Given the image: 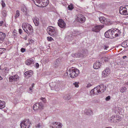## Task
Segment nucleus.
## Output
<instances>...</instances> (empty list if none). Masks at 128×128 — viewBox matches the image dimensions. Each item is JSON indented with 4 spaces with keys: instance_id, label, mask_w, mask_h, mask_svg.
<instances>
[{
    "instance_id": "56",
    "label": "nucleus",
    "mask_w": 128,
    "mask_h": 128,
    "mask_svg": "<svg viewBox=\"0 0 128 128\" xmlns=\"http://www.w3.org/2000/svg\"><path fill=\"white\" fill-rule=\"evenodd\" d=\"M126 56H123L122 58H124V59L125 58H126Z\"/></svg>"
},
{
    "instance_id": "19",
    "label": "nucleus",
    "mask_w": 128,
    "mask_h": 128,
    "mask_svg": "<svg viewBox=\"0 0 128 128\" xmlns=\"http://www.w3.org/2000/svg\"><path fill=\"white\" fill-rule=\"evenodd\" d=\"M111 32V29L106 31L104 34L105 37L107 38H112V36Z\"/></svg>"
},
{
    "instance_id": "16",
    "label": "nucleus",
    "mask_w": 128,
    "mask_h": 128,
    "mask_svg": "<svg viewBox=\"0 0 128 128\" xmlns=\"http://www.w3.org/2000/svg\"><path fill=\"white\" fill-rule=\"evenodd\" d=\"M110 72V70L108 68H106L102 72V76L104 78L108 76Z\"/></svg>"
},
{
    "instance_id": "26",
    "label": "nucleus",
    "mask_w": 128,
    "mask_h": 128,
    "mask_svg": "<svg viewBox=\"0 0 128 128\" xmlns=\"http://www.w3.org/2000/svg\"><path fill=\"white\" fill-rule=\"evenodd\" d=\"M99 20L100 22L102 24H106V20L104 17H100L99 18Z\"/></svg>"
},
{
    "instance_id": "47",
    "label": "nucleus",
    "mask_w": 128,
    "mask_h": 128,
    "mask_svg": "<svg viewBox=\"0 0 128 128\" xmlns=\"http://www.w3.org/2000/svg\"><path fill=\"white\" fill-rule=\"evenodd\" d=\"M22 52H24L25 51V49L24 48H22L20 50Z\"/></svg>"
},
{
    "instance_id": "58",
    "label": "nucleus",
    "mask_w": 128,
    "mask_h": 128,
    "mask_svg": "<svg viewBox=\"0 0 128 128\" xmlns=\"http://www.w3.org/2000/svg\"><path fill=\"white\" fill-rule=\"evenodd\" d=\"M126 41H127V42L128 44V40H126Z\"/></svg>"
},
{
    "instance_id": "8",
    "label": "nucleus",
    "mask_w": 128,
    "mask_h": 128,
    "mask_svg": "<svg viewBox=\"0 0 128 128\" xmlns=\"http://www.w3.org/2000/svg\"><path fill=\"white\" fill-rule=\"evenodd\" d=\"M97 92L98 93H101L103 92L106 89V87L103 84H101L96 87Z\"/></svg>"
},
{
    "instance_id": "4",
    "label": "nucleus",
    "mask_w": 128,
    "mask_h": 128,
    "mask_svg": "<svg viewBox=\"0 0 128 128\" xmlns=\"http://www.w3.org/2000/svg\"><path fill=\"white\" fill-rule=\"evenodd\" d=\"M30 124L28 119H26L23 120L20 123L21 128H29Z\"/></svg>"
},
{
    "instance_id": "45",
    "label": "nucleus",
    "mask_w": 128,
    "mask_h": 128,
    "mask_svg": "<svg viewBox=\"0 0 128 128\" xmlns=\"http://www.w3.org/2000/svg\"><path fill=\"white\" fill-rule=\"evenodd\" d=\"M40 123H38V124H37L36 126V128H39L40 127Z\"/></svg>"
},
{
    "instance_id": "61",
    "label": "nucleus",
    "mask_w": 128,
    "mask_h": 128,
    "mask_svg": "<svg viewBox=\"0 0 128 128\" xmlns=\"http://www.w3.org/2000/svg\"><path fill=\"white\" fill-rule=\"evenodd\" d=\"M1 70V66H0V70Z\"/></svg>"
},
{
    "instance_id": "20",
    "label": "nucleus",
    "mask_w": 128,
    "mask_h": 128,
    "mask_svg": "<svg viewBox=\"0 0 128 128\" xmlns=\"http://www.w3.org/2000/svg\"><path fill=\"white\" fill-rule=\"evenodd\" d=\"M101 64L99 61H96L94 64L93 68L95 69H98L101 66Z\"/></svg>"
},
{
    "instance_id": "17",
    "label": "nucleus",
    "mask_w": 128,
    "mask_h": 128,
    "mask_svg": "<svg viewBox=\"0 0 128 128\" xmlns=\"http://www.w3.org/2000/svg\"><path fill=\"white\" fill-rule=\"evenodd\" d=\"M10 81H16L19 79V76L17 75H15L13 76H10L9 78Z\"/></svg>"
},
{
    "instance_id": "6",
    "label": "nucleus",
    "mask_w": 128,
    "mask_h": 128,
    "mask_svg": "<svg viewBox=\"0 0 128 128\" xmlns=\"http://www.w3.org/2000/svg\"><path fill=\"white\" fill-rule=\"evenodd\" d=\"M108 120L111 122H118L121 120V117L118 116H113L109 119Z\"/></svg>"
},
{
    "instance_id": "32",
    "label": "nucleus",
    "mask_w": 128,
    "mask_h": 128,
    "mask_svg": "<svg viewBox=\"0 0 128 128\" xmlns=\"http://www.w3.org/2000/svg\"><path fill=\"white\" fill-rule=\"evenodd\" d=\"M20 13L19 11L18 10H17L16 12V13L15 16V19L16 18L20 15Z\"/></svg>"
},
{
    "instance_id": "33",
    "label": "nucleus",
    "mask_w": 128,
    "mask_h": 128,
    "mask_svg": "<svg viewBox=\"0 0 128 128\" xmlns=\"http://www.w3.org/2000/svg\"><path fill=\"white\" fill-rule=\"evenodd\" d=\"M126 90L127 88L126 87L124 86L121 88L120 91L122 93H123L126 92Z\"/></svg>"
},
{
    "instance_id": "49",
    "label": "nucleus",
    "mask_w": 128,
    "mask_h": 128,
    "mask_svg": "<svg viewBox=\"0 0 128 128\" xmlns=\"http://www.w3.org/2000/svg\"><path fill=\"white\" fill-rule=\"evenodd\" d=\"M19 32L20 34H21L22 33V29H19Z\"/></svg>"
},
{
    "instance_id": "55",
    "label": "nucleus",
    "mask_w": 128,
    "mask_h": 128,
    "mask_svg": "<svg viewBox=\"0 0 128 128\" xmlns=\"http://www.w3.org/2000/svg\"><path fill=\"white\" fill-rule=\"evenodd\" d=\"M34 84H32V88H33V87H34Z\"/></svg>"
},
{
    "instance_id": "34",
    "label": "nucleus",
    "mask_w": 128,
    "mask_h": 128,
    "mask_svg": "<svg viewBox=\"0 0 128 128\" xmlns=\"http://www.w3.org/2000/svg\"><path fill=\"white\" fill-rule=\"evenodd\" d=\"M101 60L102 61H104L105 62H108V58L106 57H104L102 58Z\"/></svg>"
},
{
    "instance_id": "13",
    "label": "nucleus",
    "mask_w": 128,
    "mask_h": 128,
    "mask_svg": "<svg viewBox=\"0 0 128 128\" xmlns=\"http://www.w3.org/2000/svg\"><path fill=\"white\" fill-rule=\"evenodd\" d=\"M103 27L102 26L100 25H96L92 28V30L95 32H99Z\"/></svg>"
},
{
    "instance_id": "42",
    "label": "nucleus",
    "mask_w": 128,
    "mask_h": 128,
    "mask_svg": "<svg viewBox=\"0 0 128 128\" xmlns=\"http://www.w3.org/2000/svg\"><path fill=\"white\" fill-rule=\"evenodd\" d=\"M40 99L42 100L44 103L46 102V99L45 98L42 97L40 98Z\"/></svg>"
},
{
    "instance_id": "15",
    "label": "nucleus",
    "mask_w": 128,
    "mask_h": 128,
    "mask_svg": "<svg viewBox=\"0 0 128 128\" xmlns=\"http://www.w3.org/2000/svg\"><path fill=\"white\" fill-rule=\"evenodd\" d=\"M20 9L23 13L26 15L29 12L28 10L26 7L24 5L21 6Z\"/></svg>"
},
{
    "instance_id": "1",
    "label": "nucleus",
    "mask_w": 128,
    "mask_h": 128,
    "mask_svg": "<svg viewBox=\"0 0 128 128\" xmlns=\"http://www.w3.org/2000/svg\"><path fill=\"white\" fill-rule=\"evenodd\" d=\"M79 73V71L78 70L72 68H70L69 70H67L65 74L66 75V74L68 76H70L71 78H74L77 76Z\"/></svg>"
},
{
    "instance_id": "22",
    "label": "nucleus",
    "mask_w": 128,
    "mask_h": 128,
    "mask_svg": "<svg viewBox=\"0 0 128 128\" xmlns=\"http://www.w3.org/2000/svg\"><path fill=\"white\" fill-rule=\"evenodd\" d=\"M60 62V59L56 60L54 62L53 67L55 68H57L59 66Z\"/></svg>"
},
{
    "instance_id": "50",
    "label": "nucleus",
    "mask_w": 128,
    "mask_h": 128,
    "mask_svg": "<svg viewBox=\"0 0 128 128\" xmlns=\"http://www.w3.org/2000/svg\"><path fill=\"white\" fill-rule=\"evenodd\" d=\"M33 88H32V87H31V88H29V92H32V89H33Z\"/></svg>"
},
{
    "instance_id": "40",
    "label": "nucleus",
    "mask_w": 128,
    "mask_h": 128,
    "mask_svg": "<svg viewBox=\"0 0 128 128\" xmlns=\"http://www.w3.org/2000/svg\"><path fill=\"white\" fill-rule=\"evenodd\" d=\"M47 39L49 41H51L53 40V38L51 37L48 36L47 37Z\"/></svg>"
},
{
    "instance_id": "35",
    "label": "nucleus",
    "mask_w": 128,
    "mask_h": 128,
    "mask_svg": "<svg viewBox=\"0 0 128 128\" xmlns=\"http://www.w3.org/2000/svg\"><path fill=\"white\" fill-rule=\"evenodd\" d=\"M73 8V6L72 4H71L70 5H68V10H72Z\"/></svg>"
},
{
    "instance_id": "31",
    "label": "nucleus",
    "mask_w": 128,
    "mask_h": 128,
    "mask_svg": "<svg viewBox=\"0 0 128 128\" xmlns=\"http://www.w3.org/2000/svg\"><path fill=\"white\" fill-rule=\"evenodd\" d=\"M2 14L4 17H6L7 15L6 11L2 9Z\"/></svg>"
},
{
    "instance_id": "39",
    "label": "nucleus",
    "mask_w": 128,
    "mask_h": 128,
    "mask_svg": "<svg viewBox=\"0 0 128 128\" xmlns=\"http://www.w3.org/2000/svg\"><path fill=\"white\" fill-rule=\"evenodd\" d=\"M79 84V82H75L73 84V85L76 88H78L79 86L78 84Z\"/></svg>"
},
{
    "instance_id": "53",
    "label": "nucleus",
    "mask_w": 128,
    "mask_h": 128,
    "mask_svg": "<svg viewBox=\"0 0 128 128\" xmlns=\"http://www.w3.org/2000/svg\"><path fill=\"white\" fill-rule=\"evenodd\" d=\"M2 49L0 48V54H2L3 52V51H2Z\"/></svg>"
},
{
    "instance_id": "59",
    "label": "nucleus",
    "mask_w": 128,
    "mask_h": 128,
    "mask_svg": "<svg viewBox=\"0 0 128 128\" xmlns=\"http://www.w3.org/2000/svg\"><path fill=\"white\" fill-rule=\"evenodd\" d=\"M105 128H112L111 127H106Z\"/></svg>"
},
{
    "instance_id": "57",
    "label": "nucleus",
    "mask_w": 128,
    "mask_h": 128,
    "mask_svg": "<svg viewBox=\"0 0 128 128\" xmlns=\"http://www.w3.org/2000/svg\"><path fill=\"white\" fill-rule=\"evenodd\" d=\"M125 85H128V82H127L125 84Z\"/></svg>"
},
{
    "instance_id": "37",
    "label": "nucleus",
    "mask_w": 128,
    "mask_h": 128,
    "mask_svg": "<svg viewBox=\"0 0 128 128\" xmlns=\"http://www.w3.org/2000/svg\"><path fill=\"white\" fill-rule=\"evenodd\" d=\"M122 46L124 47H126V46H128V44L126 40L122 44Z\"/></svg>"
},
{
    "instance_id": "10",
    "label": "nucleus",
    "mask_w": 128,
    "mask_h": 128,
    "mask_svg": "<svg viewBox=\"0 0 128 128\" xmlns=\"http://www.w3.org/2000/svg\"><path fill=\"white\" fill-rule=\"evenodd\" d=\"M62 124L59 122H53L50 125V127L52 128H61L62 126Z\"/></svg>"
},
{
    "instance_id": "7",
    "label": "nucleus",
    "mask_w": 128,
    "mask_h": 128,
    "mask_svg": "<svg viewBox=\"0 0 128 128\" xmlns=\"http://www.w3.org/2000/svg\"><path fill=\"white\" fill-rule=\"evenodd\" d=\"M111 31L112 38L118 36V35L120 34L121 32L118 30L116 29H113L112 30L111 29Z\"/></svg>"
},
{
    "instance_id": "29",
    "label": "nucleus",
    "mask_w": 128,
    "mask_h": 128,
    "mask_svg": "<svg viewBox=\"0 0 128 128\" xmlns=\"http://www.w3.org/2000/svg\"><path fill=\"white\" fill-rule=\"evenodd\" d=\"M97 91V90H96V88H94L93 89H92L90 91V93L92 94H98Z\"/></svg>"
},
{
    "instance_id": "3",
    "label": "nucleus",
    "mask_w": 128,
    "mask_h": 128,
    "mask_svg": "<svg viewBox=\"0 0 128 128\" xmlns=\"http://www.w3.org/2000/svg\"><path fill=\"white\" fill-rule=\"evenodd\" d=\"M47 31L48 34L52 36H55L58 34V31L57 28L52 26H50L48 27Z\"/></svg>"
},
{
    "instance_id": "60",
    "label": "nucleus",
    "mask_w": 128,
    "mask_h": 128,
    "mask_svg": "<svg viewBox=\"0 0 128 128\" xmlns=\"http://www.w3.org/2000/svg\"><path fill=\"white\" fill-rule=\"evenodd\" d=\"M29 44H30V43H29L28 44H27V46H28V45Z\"/></svg>"
},
{
    "instance_id": "62",
    "label": "nucleus",
    "mask_w": 128,
    "mask_h": 128,
    "mask_svg": "<svg viewBox=\"0 0 128 128\" xmlns=\"http://www.w3.org/2000/svg\"><path fill=\"white\" fill-rule=\"evenodd\" d=\"M47 61H48V62L49 61V60H47Z\"/></svg>"
},
{
    "instance_id": "23",
    "label": "nucleus",
    "mask_w": 128,
    "mask_h": 128,
    "mask_svg": "<svg viewBox=\"0 0 128 128\" xmlns=\"http://www.w3.org/2000/svg\"><path fill=\"white\" fill-rule=\"evenodd\" d=\"M33 74V72L31 70H30L26 72L24 74V75L29 77L31 76Z\"/></svg>"
},
{
    "instance_id": "2",
    "label": "nucleus",
    "mask_w": 128,
    "mask_h": 128,
    "mask_svg": "<svg viewBox=\"0 0 128 128\" xmlns=\"http://www.w3.org/2000/svg\"><path fill=\"white\" fill-rule=\"evenodd\" d=\"M22 26L24 31L28 34H31L33 32V30L32 26L26 23L22 24Z\"/></svg>"
},
{
    "instance_id": "48",
    "label": "nucleus",
    "mask_w": 128,
    "mask_h": 128,
    "mask_svg": "<svg viewBox=\"0 0 128 128\" xmlns=\"http://www.w3.org/2000/svg\"><path fill=\"white\" fill-rule=\"evenodd\" d=\"M126 7V9L127 10V15H128V6H125Z\"/></svg>"
},
{
    "instance_id": "21",
    "label": "nucleus",
    "mask_w": 128,
    "mask_h": 128,
    "mask_svg": "<svg viewBox=\"0 0 128 128\" xmlns=\"http://www.w3.org/2000/svg\"><path fill=\"white\" fill-rule=\"evenodd\" d=\"M85 114L88 116H91L93 114L92 111L90 109L85 110L84 112Z\"/></svg>"
},
{
    "instance_id": "52",
    "label": "nucleus",
    "mask_w": 128,
    "mask_h": 128,
    "mask_svg": "<svg viewBox=\"0 0 128 128\" xmlns=\"http://www.w3.org/2000/svg\"><path fill=\"white\" fill-rule=\"evenodd\" d=\"M36 68H38L39 67V64L38 63H36Z\"/></svg>"
},
{
    "instance_id": "54",
    "label": "nucleus",
    "mask_w": 128,
    "mask_h": 128,
    "mask_svg": "<svg viewBox=\"0 0 128 128\" xmlns=\"http://www.w3.org/2000/svg\"><path fill=\"white\" fill-rule=\"evenodd\" d=\"M24 39L25 40H27V37L26 36V37H24Z\"/></svg>"
},
{
    "instance_id": "44",
    "label": "nucleus",
    "mask_w": 128,
    "mask_h": 128,
    "mask_svg": "<svg viewBox=\"0 0 128 128\" xmlns=\"http://www.w3.org/2000/svg\"><path fill=\"white\" fill-rule=\"evenodd\" d=\"M108 48V46L104 45V48L105 50H107Z\"/></svg>"
},
{
    "instance_id": "46",
    "label": "nucleus",
    "mask_w": 128,
    "mask_h": 128,
    "mask_svg": "<svg viewBox=\"0 0 128 128\" xmlns=\"http://www.w3.org/2000/svg\"><path fill=\"white\" fill-rule=\"evenodd\" d=\"M92 86V84L90 83H88L86 86V87L88 88Z\"/></svg>"
},
{
    "instance_id": "11",
    "label": "nucleus",
    "mask_w": 128,
    "mask_h": 128,
    "mask_svg": "<svg viewBox=\"0 0 128 128\" xmlns=\"http://www.w3.org/2000/svg\"><path fill=\"white\" fill-rule=\"evenodd\" d=\"M40 2L39 4H38V5H36L38 6H42L45 7L48 5L49 3L48 0H40Z\"/></svg>"
},
{
    "instance_id": "5",
    "label": "nucleus",
    "mask_w": 128,
    "mask_h": 128,
    "mask_svg": "<svg viewBox=\"0 0 128 128\" xmlns=\"http://www.w3.org/2000/svg\"><path fill=\"white\" fill-rule=\"evenodd\" d=\"M44 105L41 102L36 103L34 104L33 107V109L35 111L40 110L43 109Z\"/></svg>"
},
{
    "instance_id": "9",
    "label": "nucleus",
    "mask_w": 128,
    "mask_h": 128,
    "mask_svg": "<svg viewBox=\"0 0 128 128\" xmlns=\"http://www.w3.org/2000/svg\"><path fill=\"white\" fill-rule=\"evenodd\" d=\"M76 20L80 23H82L84 22L86 20V18L82 15L79 14L76 18Z\"/></svg>"
},
{
    "instance_id": "14",
    "label": "nucleus",
    "mask_w": 128,
    "mask_h": 128,
    "mask_svg": "<svg viewBox=\"0 0 128 128\" xmlns=\"http://www.w3.org/2000/svg\"><path fill=\"white\" fill-rule=\"evenodd\" d=\"M126 7H120L119 8L120 13L122 15H127V10L126 9Z\"/></svg>"
},
{
    "instance_id": "30",
    "label": "nucleus",
    "mask_w": 128,
    "mask_h": 128,
    "mask_svg": "<svg viewBox=\"0 0 128 128\" xmlns=\"http://www.w3.org/2000/svg\"><path fill=\"white\" fill-rule=\"evenodd\" d=\"M5 107V104L4 102L2 101V102L0 100V109H2L4 108Z\"/></svg>"
},
{
    "instance_id": "38",
    "label": "nucleus",
    "mask_w": 128,
    "mask_h": 128,
    "mask_svg": "<svg viewBox=\"0 0 128 128\" xmlns=\"http://www.w3.org/2000/svg\"><path fill=\"white\" fill-rule=\"evenodd\" d=\"M3 72H4L6 73H8V68L7 67H4L3 69H2Z\"/></svg>"
},
{
    "instance_id": "41",
    "label": "nucleus",
    "mask_w": 128,
    "mask_h": 128,
    "mask_svg": "<svg viewBox=\"0 0 128 128\" xmlns=\"http://www.w3.org/2000/svg\"><path fill=\"white\" fill-rule=\"evenodd\" d=\"M2 8H4L6 6L3 0H2Z\"/></svg>"
},
{
    "instance_id": "25",
    "label": "nucleus",
    "mask_w": 128,
    "mask_h": 128,
    "mask_svg": "<svg viewBox=\"0 0 128 128\" xmlns=\"http://www.w3.org/2000/svg\"><path fill=\"white\" fill-rule=\"evenodd\" d=\"M33 21L35 25L37 26L39 23V20L37 17H35L33 19Z\"/></svg>"
},
{
    "instance_id": "36",
    "label": "nucleus",
    "mask_w": 128,
    "mask_h": 128,
    "mask_svg": "<svg viewBox=\"0 0 128 128\" xmlns=\"http://www.w3.org/2000/svg\"><path fill=\"white\" fill-rule=\"evenodd\" d=\"M34 3L36 5H38V4H40V0H32Z\"/></svg>"
},
{
    "instance_id": "51",
    "label": "nucleus",
    "mask_w": 128,
    "mask_h": 128,
    "mask_svg": "<svg viewBox=\"0 0 128 128\" xmlns=\"http://www.w3.org/2000/svg\"><path fill=\"white\" fill-rule=\"evenodd\" d=\"M4 22L3 21H1L0 22V26H2Z\"/></svg>"
},
{
    "instance_id": "43",
    "label": "nucleus",
    "mask_w": 128,
    "mask_h": 128,
    "mask_svg": "<svg viewBox=\"0 0 128 128\" xmlns=\"http://www.w3.org/2000/svg\"><path fill=\"white\" fill-rule=\"evenodd\" d=\"M110 96H108L107 97H106L105 98L106 100V101H108L110 99Z\"/></svg>"
},
{
    "instance_id": "12",
    "label": "nucleus",
    "mask_w": 128,
    "mask_h": 128,
    "mask_svg": "<svg viewBox=\"0 0 128 128\" xmlns=\"http://www.w3.org/2000/svg\"><path fill=\"white\" fill-rule=\"evenodd\" d=\"M58 26L60 28H66V24L62 19H60L58 20Z\"/></svg>"
},
{
    "instance_id": "18",
    "label": "nucleus",
    "mask_w": 128,
    "mask_h": 128,
    "mask_svg": "<svg viewBox=\"0 0 128 128\" xmlns=\"http://www.w3.org/2000/svg\"><path fill=\"white\" fill-rule=\"evenodd\" d=\"M72 55L73 57L76 58H82L84 57V56L83 53L80 52L73 53L72 54Z\"/></svg>"
},
{
    "instance_id": "24",
    "label": "nucleus",
    "mask_w": 128,
    "mask_h": 128,
    "mask_svg": "<svg viewBox=\"0 0 128 128\" xmlns=\"http://www.w3.org/2000/svg\"><path fill=\"white\" fill-rule=\"evenodd\" d=\"M6 36V34L4 33L0 32V41H3Z\"/></svg>"
},
{
    "instance_id": "28",
    "label": "nucleus",
    "mask_w": 128,
    "mask_h": 128,
    "mask_svg": "<svg viewBox=\"0 0 128 128\" xmlns=\"http://www.w3.org/2000/svg\"><path fill=\"white\" fill-rule=\"evenodd\" d=\"M63 97L64 99L66 100H68L71 98L72 96L68 94L64 95Z\"/></svg>"
},
{
    "instance_id": "27",
    "label": "nucleus",
    "mask_w": 128,
    "mask_h": 128,
    "mask_svg": "<svg viewBox=\"0 0 128 128\" xmlns=\"http://www.w3.org/2000/svg\"><path fill=\"white\" fill-rule=\"evenodd\" d=\"M34 60L32 59L28 60H26V64L28 65L34 64Z\"/></svg>"
}]
</instances>
